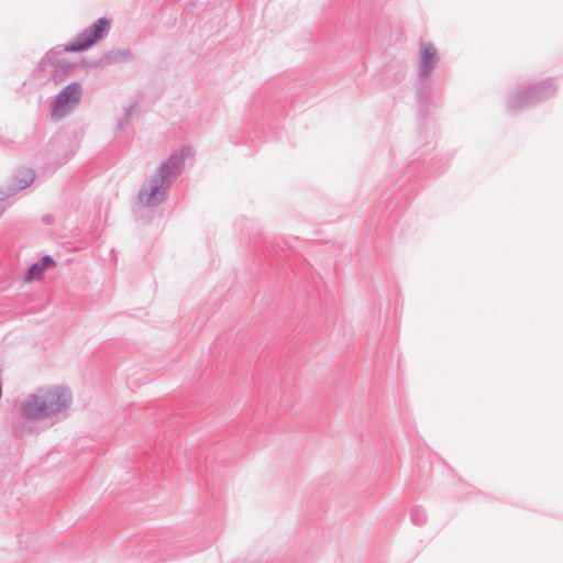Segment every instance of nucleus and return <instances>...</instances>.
<instances>
[{
	"label": "nucleus",
	"mask_w": 563,
	"mask_h": 563,
	"mask_svg": "<svg viewBox=\"0 0 563 563\" xmlns=\"http://www.w3.org/2000/svg\"><path fill=\"white\" fill-rule=\"evenodd\" d=\"M189 154V148H183L180 153L172 154L155 169L153 175L142 184L137 196L142 206L147 208L158 207L166 200L168 189L181 173L185 156Z\"/></svg>",
	"instance_id": "1"
},
{
	"label": "nucleus",
	"mask_w": 563,
	"mask_h": 563,
	"mask_svg": "<svg viewBox=\"0 0 563 563\" xmlns=\"http://www.w3.org/2000/svg\"><path fill=\"white\" fill-rule=\"evenodd\" d=\"M71 402V393L63 386L41 388L26 397L20 405V413L25 419L40 420L66 410Z\"/></svg>",
	"instance_id": "2"
},
{
	"label": "nucleus",
	"mask_w": 563,
	"mask_h": 563,
	"mask_svg": "<svg viewBox=\"0 0 563 563\" xmlns=\"http://www.w3.org/2000/svg\"><path fill=\"white\" fill-rule=\"evenodd\" d=\"M556 90L558 85L553 78L527 81L508 96L506 106L511 111L525 109L548 100Z\"/></svg>",
	"instance_id": "3"
},
{
	"label": "nucleus",
	"mask_w": 563,
	"mask_h": 563,
	"mask_svg": "<svg viewBox=\"0 0 563 563\" xmlns=\"http://www.w3.org/2000/svg\"><path fill=\"white\" fill-rule=\"evenodd\" d=\"M440 63V55L430 42H421L419 45L418 87L417 97L421 106L427 102L430 93L429 78Z\"/></svg>",
	"instance_id": "4"
},
{
	"label": "nucleus",
	"mask_w": 563,
	"mask_h": 563,
	"mask_svg": "<svg viewBox=\"0 0 563 563\" xmlns=\"http://www.w3.org/2000/svg\"><path fill=\"white\" fill-rule=\"evenodd\" d=\"M82 87L79 82H70L57 93L51 104V114L58 120L75 109L80 102Z\"/></svg>",
	"instance_id": "5"
},
{
	"label": "nucleus",
	"mask_w": 563,
	"mask_h": 563,
	"mask_svg": "<svg viewBox=\"0 0 563 563\" xmlns=\"http://www.w3.org/2000/svg\"><path fill=\"white\" fill-rule=\"evenodd\" d=\"M63 51L58 47L52 48L45 54L40 62V68L46 71L54 79L57 78L58 71L67 73L71 65L62 58Z\"/></svg>",
	"instance_id": "6"
},
{
	"label": "nucleus",
	"mask_w": 563,
	"mask_h": 563,
	"mask_svg": "<svg viewBox=\"0 0 563 563\" xmlns=\"http://www.w3.org/2000/svg\"><path fill=\"white\" fill-rule=\"evenodd\" d=\"M133 60V53L130 48L113 47L102 55L99 64L110 66L119 63H129Z\"/></svg>",
	"instance_id": "7"
},
{
	"label": "nucleus",
	"mask_w": 563,
	"mask_h": 563,
	"mask_svg": "<svg viewBox=\"0 0 563 563\" xmlns=\"http://www.w3.org/2000/svg\"><path fill=\"white\" fill-rule=\"evenodd\" d=\"M34 180V173L31 169L21 170L15 175L14 183L8 187V192L0 191V200H3L10 196L15 195L19 190H22L30 186Z\"/></svg>",
	"instance_id": "8"
},
{
	"label": "nucleus",
	"mask_w": 563,
	"mask_h": 563,
	"mask_svg": "<svg viewBox=\"0 0 563 563\" xmlns=\"http://www.w3.org/2000/svg\"><path fill=\"white\" fill-rule=\"evenodd\" d=\"M92 33L89 27L85 29L82 32L78 33L75 38L69 42L63 51L65 52H81L90 46H92L95 43H90L92 40Z\"/></svg>",
	"instance_id": "9"
},
{
	"label": "nucleus",
	"mask_w": 563,
	"mask_h": 563,
	"mask_svg": "<svg viewBox=\"0 0 563 563\" xmlns=\"http://www.w3.org/2000/svg\"><path fill=\"white\" fill-rule=\"evenodd\" d=\"M55 265V261L51 255H44L38 262L33 263L29 269L26 275V280L31 282L34 279H38L43 272Z\"/></svg>",
	"instance_id": "10"
},
{
	"label": "nucleus",
	"mask_w": 563,
	"mask_h": 563,
	"mask_svg": "<svg viewBox=\"0 0 563 563\" xmlns=\"http://www.w3.org/2000/svg\"><path fill=\"white\" fill-rule=\"evenodd\" d=\"M111 23L107 18L98 19L92 25L89 26L92 33L90 43H97L99 40L106 37L110 31Z\"/></svg>",
	"instance_id": "11"
},
{
	"label": "nucleus",
	"mask_w": 563,
	"mask_h": 563,
	"mask_svg": "<svg viewBox=\"0 0 563 563\" xmlns=\"http://www.w3.org/2000/svg\"><path fill=\"white\" fill-rule=\"evenodd\" d=\"M410 520L416 526H423L427 522V514L421 506H415L410 510Z\"/></svg>",
	"instance_id": "12"
},
{
	"label": "nucleus",
	"mask_w": 563,
	"mask_h": 563,
	"mask_svg": "<svg viewBox=\"0 0 563 563\" xmlns=\"http://www.w3.org/2000/svg\"><path fill=\"white\" fill-rule=\"evenodd\" d=\"M2 213H3V208H1V210H0V216H1Z\"/></svg>",
	"instance_id": "13"
}]
</instances>
